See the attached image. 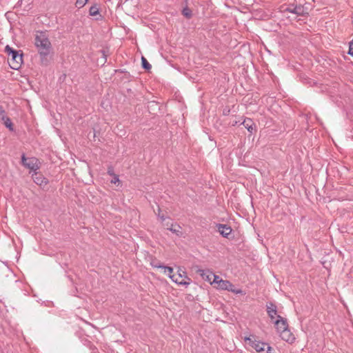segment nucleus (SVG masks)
<instances>
[{"mask_svg":"<svg viewBox=\"0 0 353 353\" xmlns=\"http://www.w3.org/2000/svg\"><path fill=\"white\" fill-rule=\"evenodd\" d=\"M34 45L42 57L48 56L52 50V45L46 32L37 31L36 32Z\"/></svg>","mask_w":353,"mask_h":353,"instance_id":"obj_1","label":"nucleus"},{"mask_svg":"<svg viewBox=\"0 0 353 353\" xmlns=\"http://www.w3.org/2000/svg\"><path fill=\"white\" fill-rule=\"evenodd\" d=\"M244 341L245 344L255 350L257 353H274V350L271 346L263 341L256 340L252 335L245 336Z\"/></svg>","mask_w":353,"mask_h":353,"instance_id":"obj_2","label":"nucleus"},{"mask_svg":"<svg viewBox=\"0 0 353 353\" xmlns=\"http://www.w3.org/2000/svg\"><path fill=\"white\" fill-rule=\"evenodd\" d=\"M5 52L8 54V61L10 68L19 70L23 63V53L12 49L9 46H6Z\"/></svg>","mask_w":353,"mask_h":353,"instance_id":"obj_3","label":"nucleus"},{"mask_svg":"<svg viewBox=\"0 0 353 353\" xmlns=\"http://www.w3.org/2000/svg\"><path fill=\"white\" fill-rule=\"evenodd\" d=\"M213 287L218 290H227L235 294H243V291L241 289L236 288L228 280H224L221 276H218Z\"/></svg>","mask_w":353,"mask_h":353,"instance_id":"obj_4","label":"nucleus"},{"mask_svg":"<svg viewBox=\"0 0 353 353\" xmlns=\"http://www.w3.org/2000/svg\"><path fill=\"white\" fill-rule=\"evenodd\" d=\"M170 279L173 282L180 285H189L191 282V279L188 277L187 273L181 268H179L176 273H173Z\"/></svg>","mask_w":353,"mask_h":353,"instance_id":"obj_5","label":"nucleus"},{"mask_svg":"<svg viewBox=\"0 0 353 353\" xmlns=\"http://www.w3.org/2000/svg\"><path fill=\"white\" fill-rule=\"evenodd\" d=\"M21 160L23 165L30 170L36 171L40 168V163L35 157L26 158L23 155Z\"/></svg>","mask_w":353,"mask_h":353,"instance_id":"obj_6","label":"nucleus"},{"mask_svg":"<svg viewBox=\"0 0 353 353\" xmlns=\"http://www.w3.org/2000/svg\"><path fill=\"white\" fill-rule=\"evenodd\" d=\"M161 220L162 222L165 221L163 225L167 230H170L177 235H181L182 234L181 227L179 225L173 223L170 220L166 221L163 216H161Z\"/></svg>","mask_w":353,"mask_h":353,"instance_id":"obj_7","label":"nucleus"},{"mask_svg":"<svg viewBox=\"0 0 353 353\" xmlns=\"http://www.w3.org/2000/svg\"><path fill=\"white\" fill-rule=\"evenodd\" d=\"M273 323L279 334L288 327L287 320L281 316H277V319Z\"/></svg>","mask_w":353,"mask_h":353,"instance_id":"obj_8","label":"nucleus"},{"mask_svg":"<svg viewBox=\"0 0 353 353\" xmlns=\"http://www.w3.org/2000/svg\"><path fill=\"white\" fill-rule=\"evenodd\" d=\"M0 121H1L10 131H13V124L7 117L5 110L0 106Z\"/></svg>","mask_w":353,"mask_h":353,"instance_id":"obj_9","label":"nucleus"},{"mask_svg":"<svg viewBox=\"0 0 353 353\" xmlns=\"http://www.w3.org/2000/svg\"><path fill=\"white\" fill-rule=\"evenodd\" d=\"M279 335L283 341H285L289 343H293L295 341L294 335L288 329V327L287 329H285V330H283L282 332H281L279 333Z\"/></svg>","mask_w":353,"mask_h":353,"instance_id":"obj_10","label":"nucleus"},{"mask_svg":"<svg viewBox=\"0 0 353 353\" xmlns=\"http://www.w3.org/2000/svg\"><path fill=\"white\" fill-rule=\"evenodd\" d=\"M217 230L218 232L223 236L228 238V236L231 234L232 230L231 227L225 224H219L217 225Z\"/></svg>","mask_w":353,"mask_h":353,"instance_id":"obj_11","label":"nucleus"},{"mask_svg":"<svg viewBox=\"0 0 353 353\" xmlns=\"http://www.w3.org/2000/svg\"><path fill=\"white\" fill-rule=\"evenodd\" d=\"M267 313L270 319L274 322V321L277 319L278 316L276 305L272 303L267 305Z\"/></svg>","mask_w":353,"mask_h":353,"instance_id":"obj_12","label":"nucleus"},{"mask_svg":"<svg viewBox=\"0 0 353 353\" xmlns=\"http://www.w3.org/2000/svg\"><path fill=\"white\" fill-rule=\"evenodd\" d=\"M201 276L213 286L218 275H216L212 272L207 271L202 273Z\"/></svg>","mask_w":353,"mask_h":353,"instance_id":"obj_13","label":"nucleus"},{"mask_svg":"<svg viewBox=\"0 0 353 353\" xmlns=\"http://www.w3.org/2000/svg\"><path fill=\"white\" fill-rule=\"evenodd\" d=\"M33 180L34 183H36L39 186H46L48 183V179L44 177L42 174H35L32 176Z\"/></svg>","mask_w":353,"mask_h":353,"instance_id":"obj_14","label":"nucleus"},{"mask_svg":"<svg viewBox=\"0 0 353 353\" xmlns=\"http://www.w3.org/2000/svg\"><path fill=\"white\" fill-rule=\"evenodd\" d=\"M151 265L154 268L161 269V272L163 274L168 275L170 278H171L172 274L174 273L173 272V268H171V267L163 266V265H159L154 264V263H151Z\"/></svg>","mask_w":353,"mask_h":353,"instance_id":"obj_15","label":"nucleus"},{"mask_svg":"<svg viewBox=\"0 0 353 353\" xmlns=\"http://www.w3.org/2000/svg\"><path fill=\"white\" fill-rule=\"evenodd\" d=\"M151 265L154 268L161 269V272L163 274L168 275L170 278H171L172 274L174 273L173 272V268H171V267L163 266V265H159L154 264V263H151Z\"/></svg>","mask_w":353,"mask_h":353,"instance_id":"obj_16","label":"nucleus"},{"mask_svg":"<svg viewBox=\"0 0 353 353\" xmlns=\"http://www.w3.org/2000/svg\"><path fill=\"white\" fill-rule=\"evenodd\" d=\"M243 124L245 125V127L248 129V131L252 132V130H254V123L250 119H245L243 121Z\"/></svg>","mask_w":353,"mask_h":353,"instance_id":"obj_17","label":"nucleus"},{"mask_svg":"<svg viewBox=\"0 0 353 353\" xmlns=\"http://www.w3.org/2000/svg\"><path fill=\"white\" fill-rule=\"evenodd\" d=\"M141 63L142 66L147 70H150L151 69V65L148 62L147 59L144 57H141Z\"/></svg>","mask_w":353,"mask_h":353,"instance_id":"obj_18","label":"nucleus"},{"mask_svg":"<svg viewBox=\"0 0 353 353\" xmlns=\"http://www.w3.org/2000/svg\"><path fill=\"white\" fill-rule=\"evenodd\" d=\"M90 14L91 16H97L99 14V8L97 6H93L90 8Z\"/></svg>","mask_w":353,"mask_h":353,"instance_id":"obj_19","label":"nucleus"},{"mask_svg":"<svg viewBox=\"0 0 353 353\" xmlns=\"http://www.w3.org/2000/svg\"><path fill=\"white\" fill-rule=\"evenodd\" d=\"M88 1V0H77L76 6L81 8H83Z\"/></svg>","mask_w":353,"mask_h":353,"instance_id":"obj_20","label":"nucleus"},{"mask_svg":"<svg viewBox=\"0 0 353 353\" xmlns=\"http://www.w3.org/2000/svg\"><path fill=\"white\" fill-rule=\"evenodd\" d=\"M108 173L113 176L112 179L111 180L112 183L115 184L117 183H119L120 182L118 175L111 173L110 172H108Z\"/></svg>","mask_w":353,"mask_h":353,"instance_id":"obj_21","label":"nucleus"},{"mask_svg":"<svg viewBox=\"0 0 353 353\" xmlns=\"http://www.w3.org/2000/svg\"><path fill=\"white\" fill-rule=\"evenodd\" d=\"M183 14L187 18H190L192 17L191 10L188 8H184L183 10Z\"/></svg>","mask_w":353,"mask_h":353,"instance_id":"obj_22","label":"nucleus"},{"mask_svg":"<svg viewBox=\"0 0 353 353\" xmlns=\"http://www.w3.org/2000/svg\"><path fill=\"white\" fill-rule=\"evenodd\" d=\"M348 54L353 57V39L349 43Z\"/></svg>","mask_w":353,"mask_h":353,"instance_id":"obj_23","label":"nucleus"}]
</instances>
